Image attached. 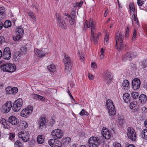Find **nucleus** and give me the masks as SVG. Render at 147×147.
<instances>
[{
    "mask_svg": "<svg viewBox=\"0 0 147 147\" xmlns=\"http://www.w3.org/2000/svg\"><path fill=\"white\" fill-rule=\"evenodd\" d=\"M106 106L109 116L113 117L116 114V111L112 101L111 99H107L106 102Z\"/></svg>",
    "mask_w": 147,
    "mask_h": 147,
    "instance_id": "obj_1",
    "label": "nucleus"
},
{
    "mask_svg": "<svg viewBox=\"0 0 147 147\" xmlns=\"http://www.w3.org/2000/svg\"><path fill=\"white\" fill-rule=\"evenodd\" d=\"M95 25L94 23L90 20L88 25V22L87 20L85 21L84 28L86 29L90 27L91 28V38L94 40V32L95 31Z\"/></svg>",
    "mask_w": 147,
    "mask_h": 147,
    "instance_id": "obj_2",
    "label": "nucleus"
},
{
    "mask_svg": "<svg viewBox=\"0 0 147 147\" xmlns=\"http://www.w3.org/2000/svg\"><path fill=\"white\" fill-rule=\"evenodd\" d=\"M64 62L65 67V72L67 73L69 72L71 69L72 64L70 58L66 55H64Z\"/></svg>",
    "mask_w": 147,
    "mask_h": 147,
    "instance_id": "obj_3",
    "label": "nucleus"
},
{
    "mask_svg": "<svg viewBox=\"0 0 147 147\" xmlns=\"http://www.w3.org/2000/svg\"><path fill=\"white\" fill-rule=\"evenodd\" d=\"M88 143L89 147H98L100 144V141L98 137L92 136L89 138Z\"/></svg>",
    "mask_w": 147,
    "mask_h": 147,
    "instance_id": "obj_4",
    "label": "nucleus"
},
{
    "mask_svg": "<svg viewBox=\"0 0 147 147\" xmlns=\"http://www.w3.org/2000/svg\"><path fill=\"white\" fill-rule=\"evenodd\" d=\"M128 138L131 141H135L136 139V134L135 130L132 127H128L127 131Z\"/></svg>",
    "mask_w": 147,
    "mask_h": 147,
    "instance_id": "obj_5",
    "label": "nucleus"
},
{
    "mask_svg": "<svg viewBox=\"0 0 147 147\" xmlns=\"http://www.w3.org/2000/svg\"><path fill=\"white\" fill-rule=\"evenodd\" d=\"M23 105V101L22 99L18 98L14 102L12 107V109L14 112H18L21 109Z\"/></svg>",
    "mask_w": 147,
    "mask_h": 147,
    "instance_id": "obj_6",
    "label": "nucleus"
},
{
    "mask_svg": "<svg viewBox=\"0 0 147 147\" xmlns=\"http://www.w3.org/2000/svg\"><path fill=\"white\" fill-rule=\"evenodd\" d=\"M33 110V107L29 106L22 110L21 112L20 115L24 117H28L31 114Z\"/></svg>",
    "mask_w": 147,
    "mask_h": 147,
    "instance_id": "obj_7",
    "label": "nucleus"
},
{
    "mask_svg": "<svg viewBox=\"0 0 147 147\" xmlns=\"http://www.w3.org/2000/svg\"><path fill=\"white\" fill-rule=\"evenodd\" d=\"M16 35L13 38L14 40L16 41L22 38L24 34V31L22 27L20 26L16 28Z\"/></svg>",
    "mask_w": 147,
    "mask_h": 147,
    "instance_id": "obj_8",
    "label": "nucleus"
},
{
    "mask_svg": "<svg viewBox=\"0 0 147 147\" xmlns=\"http://www.w3.org/2000/svg\"><path fill=\"white\" fill-rule=\"evenodd\" d=\"M51 134L54 139H59L61 138L63 136V132L60 129H57L53 130Z\"/></svg>",
    "mask_w": 147,
    "mask_h": 147,
    "instance_id": "obj_9",
    "label": "nucleus"
},
{
    "mask_svg": "<svg viewBox=\"0 0 147 147\" xmlns=\"http://www.w3.org/2000/svg\"><path fill=\"white\" fill-rule=\"evenodd\" d=\"M137 56L136 53L132 52H127L122 57L123 60L125 61L127 60L131 61Z\"/></svg>",
    "mask_w": 147,
    "mask_h": 147,
    "instance_id": "obj_10",
    "label": "nucleus"
},
{
    "mask_svg": "<svg viewBox=\"0 0 147 147\" xmlns=\"http://www.w3.org/2000/svg\"><path fill=\"white\" fill-rule=\"evenodd\" d=\"M18 136L19 138H22L24 142H27L29 140V134L26 131H21L18 133Z\"/></svg>",
    "mask_w": 147,
    "mask_h": 147,
    "instance_id": "obj_11",
    "label": "nucleus"
},
{
    "mask_svg": "<svg viewBox=\"0 0 147 147\" xmlns=\"http://www.w3.org/2000/svg\"><path fill=\"white\" fill-rule=\"evenodd\" d=\"M112 74L109 72L105 73L103 74L104 80L107 84H109L113 81V76Z\"/></svg>",
    "mask_w": 147,
    "mask_h": 147,
    "instance_id": "obj_12",
    "label": "nucleus"
},
{
    "mask_svg": "<svg viewBox=\"0 0 147 147\" xmlns=\"http://www.w3.org/2000/svg\"><path fill=\"white\" fill-rule=\"evenodd\" d=\"M49 144L52 147H61L62 143L58 140L55 139H51L48 141Z\"/></svg>",
    "mask_w": 147,
    "mask_h": 147,
    "instance_id": "obj_13",
    "label": "nucleus"
},
{
    "mask_svg": "<svg viewBox=\"0 0 147 147\" xmlns=\"http://www.w3.org/2000/svg\"><path fill=\"white\" fill-rule=\"evenodd\" d=\"M12 102L10 101H8L2 106L3 112L7 113L11 110L12 107Z\"/></svg>",
    "mask_w": 147,
    "mask_h": 147,
    "instance_id": "obj_14",
    "label": "nucleus"
},
{
    "mask_svg": "<svg viewBox=\"0 0 147 147\" xmlns=\"http://www.w3.org/2000/svg\"><path fill=\"white\" fill-rule=\"evenodd\" d=\"M11 56V54L10 48L9 47H6L4 49L3 57L6 59H9Z\"/></svg>",
    "mask_w": 147,
    "mask_h": 147,
    "instance_id": "obj_15",
    "label": "nucleus"
},
{
    "mask_svg": "<svg viewBox=\"0 0 147 147\" xmlns=\"http://www.w3.org/2000/svg\"><path fill=\"white\" fill-rule=\"evenodd\" d=\"M140 80L138 78H134L132 82V88L134 90L138 89L140 86Z\"/></svg>",
    "mask_w": 147,
    "mask_h": 147,
    "instance_id": "obj_16",
    "label": "nucleus"
},
{
    "mask_svg": "<svg viewBox=\"0 0 147 147\" xmlns=\"http://www.w3.org/2000/svg\"><path fill=\"white\" fill-rule=\"evenodd\" d=\"M6 93L9 94H16L18 92V89L16 87L11 88V87H8L5 89Z\"/></svg>",
    "mask_w": 147,
    "mask_h": 147,
    "instance_id": "obj_17",
    "label": "nucleus"
},
{
    "mask_svg": "<svg viewBox=\"0 0 147 147\" xmlns=\"http://www.w3.org/2000/svg\"><path fill=\"white\" fill-rule=\"evenodd\" d=\"M101 134L103 137L107 140L109 139L111 136L110 132L107 128L104 129L103 128L102 130Z\"/></svg>",
    "mask_w": 147,
    "mask_h": 147,
    "instance_id": "obj_18",
    "label": "nucleus"
},
{
    "mask_svg": "<svg viewBox=\"0 0 147 147\" xmlns=\"http://www.w3.org/2000/svg\"><path fill=\"white\" fill-rule=\"evenodd\" d=\"M8 121L12 125H17L19 122L18 119L15 116L13 115L9 117Z\"/></svg>",
    "mask_w": 147,
    "mask_h": 147,
    "instance_id": "obj_19",
    "label": "nucleus"
},
{
    "mask_svg": "<svg viewBox=\"0 0 147 147\" xmlns=\"http://www.w3.org/2000/svg\"><path fill=\"white\" fill-rule=\"evenodd\" d=\"M35 51L37 53L38 57L40 58H42L48 54L47 53L44 51L42 49H35Z\"/></svg>",
    "mask_w": 147,
    "mask_h": 147,
    "instance_id": "obj_20",
    "label": "nucleus"
},
{
    "mask_svg": "<svg viewBox=\"0 0 147 147\" xmlns=\"http://www.w3.org/2000/svg\"><path fill=\"white\" fill-rule=\"evenodd\" d=\"M39 127L42 129L45 127L46 119L44 117H40L38 121Z\"/></svg>",
    "mask_w": 147,
    "mask_h": 147,
    "instance_id": "obj_21",
    "label": "nucleus"
},
{
    "mask_svg": "<svg viewBox=\"0 0 147 147\" xmlns=\"http://www.w3.org/2000/svg\"><path fill=\"white\" fill-rule=\"evenodd\" d=\"M57 22L59 23V25L63 29H65L67 27L66 24L63 19L60 18L58 17L57 19Z\"/></svg>",
    "mask_w": 147,
    "mask_h": 147,
    "instance_id": "obj_22",
    "label": "nucleus"
},
{
    "mask_svg": "<svg viewBox=\"0 0 147 147\" xmlns=\"http://www.w3.org/2000/svg\"><path fill=\"white\" fill-rule=\"evenodd\" d=\"M123 36L121 33L118 34L115 38L116 45L118 44L119 41L120 42H123Z\"/></svg>",
    "mask_w": 147,
    "mask_h": 147,
    "instance_id": "obj_23",
    "label": "nucleus"
},
{
    "mask_svg": "<svg viewBox=\"0 0 147 147\" xmlns=\"http://www.w3.org/2000/svg\"><path fill=\"white\" fill-rule=\"evenodd\" d=\"M20 51H17L15 52L13 55V58L16 61H18L20 59V57L22 56Z\"/></svg>",
    "mask_w": 147,
    "mask_h": 147,
    "instance_id": "obj_24",
    "label": "nucleus"
},
{
    "mask_svg": "<svg viewBox=\"0 0 147 147\" xmlns=\"http://www.w3.org/2000/svg\"><path fill=\"white\" fill-rule=\"evenodd\" d=\"M147 97L144 94H141L139 97V100L142 104H144L147 101Z\"/></svg>",
    "mask_w": 147,
    "mask_h": 147,
    "instance_id": "obj_25",
    "label": "nucleus"
},
{
    "mask_svg": "<svg viewBox=\"0 0 147 147\" xmlns=\"http://www.w3.org/2000/svg\"><path fill=\"white\" fill-rule=\"evenodd\" d=\"M123 97L125 102L127 103L129 102L130 97L129 94L127 93L124 94L123 95Z\"/></svg>",
    "mask_w": 147,
    "mask_h": 147,
    "instance_id": "obj_26",
    "label": "nucleus"
},
{
    "mask_svg": "<svg viewBox=\"0 0 147 147\" xmlns=\"http://www.w3.org/2000/svg\"><path fill=\"white\" fill-rule=\"evenodd\" d=\"M96 32V30L95 29V31L94 32V40L92 39V38H91V35H90V40L91 42H94V45H96V44L97 42L98 41V36L101 34V33L100 32H98L97 34V36H94V34Z\"/></svg>",
    "mask_w": 147,
    "mask_h": 147,
    "instance_id": "obj_27",
    "label": "nucleus"
},
{
    "mask_svg": "<svg viewBox=\"0 0 147 147\" xmlns=\"http://www.w3.org/2000/svg\"><path fill=\"white\" fill-rule=\"evenodd\" d=\"M126 46V45H123V42H119V46L117 45V46L116 45V49L118 50L119 51H122L124 48Z\"/></svg>",
    "mask_w": 147,
    "mask_h": 147,
    "instance_id": "obj_28",
    "label": "nucleus"
},
{
    "mask_svg": "<svg viewBox=\"0 0 147 147\" xmlns=\"http://www.w3.org/2000/svg\"><path fill=\"white\" fill-rule=\"evenodd\" d=\"M9 67L8 63L1 65V66L2 70H3L4 71L8 72H9Z\"/></svg>",
    "mask_w": 147,
    "mask_h": 147,
    "instance_id": "obj_29",
    "label": "nucleus"
},
{
    "mask_svg": "<svg viewBox=\"0 0 147 147\" xmlns=\"http://www.w3.org/2000/svg\"><path fill=\"white\" fill-rule=\"evenodd\" d=\"M48 69L51 72H54L56 71V67L54 64H51L47 66Z\"/></svg>",
    "mask_w": 147,
    "mask_h": 147,
    "instance_id": "obj_30",
    "label": "nucleus"
},
{
    "mask_svg": "<svg viewBox=\"0 0 147 147\" xmlns=\"http://www.w3.org/2000/svg\"><path fill=\"white\" fill-rule=\"evenodd\" d=\"M9 67V72H13L16 69V66L13 64L10 63H8Z\"/></svg>",
    "mask_w": 147,
    "mask_h": 147,
    "instance_id": "obj_31",
    "label": "nucleus"
},
{
    "mask_svg": "<svg viewBox=\"0 0 147 147\" xmlns=\"http://www.w3.org/2000/svg\"><path fill=\"white\" fill-rule=\"evenodd\" d=\"M37 141L38 143L39 144L43 143L44 141V138L42 135H39L37 137Z\"/></svg>",
    "mask_w": 147,
    "mask_h": 147,
    "instance_id": "obj_32",
    "label": "nucleus"
},
{
    "mask_svg": "<svg viewBox=\"0 0 147 147\" xmlns=\"http://www.w3.org/2000/svg\"><path fill=\"white\" fill-rule=\"evenodd\" d=\"M129 107L131 109H133L135 108H138L139 106L138 105L137 102L136 101H133L130 103Z\"/></svg>",
    "mask_w": 147,
    "mask_h": 147,
    "instance_id": "obj_33",
    "label": "nucleus"
},
{
    "mask_svg": "<svg viewBox=\"0 0 147 147\" xmlns=\"http://www.w3.org/2000/svg\"><path fill=\"white\" fill-rule=\"evenodd\" d=\"M83 3V1H81L80 2H76L73 4V6L74 7H81Z\"/></svg>",
    "mask_w": 147,
    "mask_h": 147,
    "instance_id": "obj_34",
    "label": "nucleus"
},
{
    "mask_svg": "<svg viewBox=\"0 0 147 147\" xmlns=\"http://www.w3.org/2000/svg\"><path fill=\"white\" fill-rule=\"evenodd\" d=\"M142 68L144 70L147 68V59H144L142 61L141 64Z\"/></svg>",
    "mask_w": 147,
    "mask_h": 147,
    "instance_id": "obj_35",
    "label": "nucleus"
},
{
    "mask_svg": "<svg viewBox=\"0 0 147 147\" xmlns=\"http://www.w3.org/2000/svg\"><path fill=\"white\" fill-rule=\"evenodd\" d=\"M75 16L76 13H74V15L70 18L69 23L71 25H73L75 22Z\"/></svg>",
    "mask_w": 147,
    "mask_h": 147,
    "instance_id": "obj_36",
    "label": "nucleus"
},
{
    "mask_svg": "<svg viewBox=\"0 0 147 147\" xmlns=\"http://www.w3.org/2000/svg\"><path fill=\"white\" fill-rule=\"evenodd\" d=\"M11 22L9 20H6L4 23L3 26L4 27L7 28L11 26Z\"/></svg>",
    "mask_w": 147,
    "mask_h": 147,
    "instance_id": "obj_37",
    "label": "nucleus"
},
{
    "mask_svg": "<svg viewBox=\"0 0 147 147\" xmlns=\"http://www.w3.org/2000/svg\"><path fill=\"white\" fill-rule=\"evenodd\" d=\"M20 54L22 55H25L27 51V49L25 46L22 47L20 49Z\"/></svg>",
    "mask_w": 147,
    "mask_h": 147,
    "instance_id": "obj_38",
    "label": "nucleus"
},
{
    "mask_svg": "<svg viewBox=\"0 0 147 147\" xmlns=\"http://www.w3.org/2000/svg\"><path fill=\"white\" fill-rule=\"evenodd\" d=\"M15 147H23V144L20 140H17L14 143Z\"/></svg>",
    "mask_w": 147,
    "mask_h": 147,
    "instance_id": "obj_39",
    "label": "nucleus"
},
{
    "mask_svg": "<svg viewBox=\"0 0 147 147\" xmlns=\"http://www.w3.org/2000/svg\"><path fill=\"white\" fill-rule=\"evenodd\" d=\"M34 97L36 98H38L39 100L42 101H44L45 100V98L38 94H34Z\"/></svg>",
    "mask_w": 147,
    "mask_h": 147,
    "instance_id": "obj_40",
    "label": "nucleus"
},
{
    "mask_svg": "<svg viewBox=\"0 0 147 147\" xmlns=\"http://www.w3.org/2000/svg\"><path fill=\"white\" fill-rule=\"evenodd\" d=\"M122 85L123 87H128L129 85V82L127 80H124L122 82Z\"/></svg>",
    "mask_w": 147,
    "mask_h": 147,
    "instance_id": "obj_41",
    "label": "nucleus"
},
{
    "mask_svg": "<svg viewBox=\"0 0 147 147\" xmlns=\"http://www.w3.org/2000/svg\"><path fill=\"white\" fill-rule=\"evenodd\" d=\"M132 17L134 18V21H133L132 23L133 24L134 23V22H135V24H136V26L138 25V26L139 23L138 22V18L137 17H136L135 14H134L132 15ZM132 21H133V20H132Z\"/></svg>",
    "mask_w": 147,
    "mask_h": 147,
    "instance_id": "obj_42",
    "label": "nucleus"
},
{
    "mask_svg": "<svg viewBox=\"0 0 147 147\" xmlns=\"http://www.w3.org/2000/svg\"><path fill=\"white\" fill-rule=\"evenodd\" d=\"M118 123L120 125H122L124 122V120L123 117L120 116L118 118Z\"/></svg>",
    "mask_w": 147,
    "mask_h": 147,
    "instance_id": "obj_43",
    "label": "nucleus"
},
{
    "mask_svg": "<svg viewBox=\"0 0 147 147\" xmlns=\"http://www.w3.org/2000/svg\"><path fill=\"white\" fill-rule=\"evenodd\" d=\"M71 140L70 138L69 137H66L63 140V144H68L70 142Z\"/></svg>",
    "mask_w": 147,
    "mask_h": 147,
    "instance_id": "obj_44",
    "label": "nucleus"
},
{
    "mask_svg": "<svg viewBox=\"0 0 147 147\" xmlns=\"http://www.w3.org/2000/svg\"><path fill=\"white\" fill-rule=\"evenodd\" d=\"M142 135L143 137L145 139H147V129L144 130L142 132Z\"/></svg>",
    "mask_w": 147,
    "mask_h": 147,
    "instance_id": "obj_45",
    "label": "nucleus"
},
{
    "mask_svg": "<svg viewBox=\"0 0 147 147\" xmlns=\"http://www.w3.org/2000/svg\"><path fill=\"white\" fill-rule=\"evenodd\" d=\"M5 9L4 7H0V15L3 16L5 14Z\"/></svg>",
    "mask_w": 147,
    "mask_h": 147,
    "instance_id": "obj_46",
    "label": "nucleus"
},
{
    "mask_svg": "<svg viewBox=\"0 0 147 147\" xmlns=\"http://www.w3.org/2000/svg\"><path fill=\"white\" fill-rule=\"evenodd\" d=\"M131 95L132 98L134 99H136L138 97L139 94L138 92H132Z\"/></svg>",
    "mask_w": 147,
    "mask_h": 147,
    "instance_id": "obj_47",
    "label": "nucleus"
},
{
    "mask_svg": "<svg viewBox=\"0 0 147 147\" xmlns=\"http://www.w3.org/2000/svg\"><path fill=\"white\" fill-rule=\"evenodd\" d=\"M109 35L107 34L104 39V44L105 45H107L108 43Z\"/></svg>",
    "mask_w": 147,
    "mask_h": 147,
    "instance_id": "obj_48",
    "label": "nucleus"
},
{
    "mask_svg": "<svg viewBox=\"0 0 147 147\" xmlns=\"http://www.w3.org/2000/svg\"><path fill=\"white\" fill-rule=\"evenodd\" d=\"M28 15L30 18H31L33 20L36 21V18L35 17L33 13L32 12H30L28 13Z\"/></svg>",
    "mask_w": 147,
    "mask_h": 147,
    "instance_id": "obj_49",
    "label": "nucleus"
},
{
    "mask_svg": "<svg viewBox=\"0 0 147 147\" xmlns=\"http://www.w3.org/2000/svg\"><path fill=\"white\" fill-rule=\"evenodd\" d=\"M79 114L81 116L83 115H88V113L84 109H82L80 113Z\"/></svg>",
    "mask_w": 147,
    "mask_h": 147,
    "instance_id": "obj_50",
    "label": "nucleus"
},
{
    "mask_svg": "<svg viewBox=\"0 0 147 147\" xmlns=\"http://www.w3.org/2000/svg\"><path fill=\"white\" fill-rule=\"evenodd\" d=\"M129 6L130 10L133 12H135V9L133 6V3H130Z\"/></svg>",
    "mask_w": 147,
    "mask_h": 147,
    "instance_id": "obj_51",
    "label": "nucleus"
},
{
    "mask_svg": "<svg viewBox=\"0 0 147 147\" xmlns=\"http://www.w3.org/2000/svg\"><path fill=\"white\" fill-rule=\"evenodd\" d=\"M0 123L2 124L5 127V126L7 124L6 120L4 119H0Z\"/></svg>",
    "mask_w": 147,
    "mask_h": 147,
    "instance_id": "obj_52",
    "label": "nucleus"
},
{
    "mask_svg": "<svg viewBox=\"0 0 147 147\" xmlns=\"http://www.w3.org/2000/svg\"><path fill=\"white\" fill-rule=\"evenodd\" d=\"M101 55H100V58L101 59H102L104 58L103 54L104 53V50L103 48H101L100 50Z\"/></svg>",
    "mask_w": 147,
    "mask_h": 147,
    "instance_id": "obj_53",
    "label": "nucleus"
},
{
    "mask_svg": "<svg viewBox=\"0 0 147 147\" xmlns=\"http://www.w3.org/2000/svg\"><path fill=\"white\" fill-rule=\"evenodd\" d=\"M125 147H136L133 144H129L128 143L126 142L125 144Z\"/></svg>",
    "mask_w": 147,
    "mask_h": 147,
    "instance_id": "obj_54",
    "label": "nucleus"
},
{
    "mask_svg": "<svg viewBox=\"0 0 147 147\" xmlns=\"http://www.w3.org/2000/svg\"><path fill=\"white\" fill-rule=\"evenodd\" d=\"M137 33V32L136 30H134L133 34V36L132 38V40H136V35Z\"/></svg>",
    "mask_w": 147,
    "mask_h": 147,
    "instance_id": "obj_55",
    "label": "nucleus"
},
{
    "mask_svg": "<svg viewBox=\"0 0 147 147\" xmlns=\"http://www.w3.org/2000/svg\"><path fill=\"white\" fill-rule=\"evenodd\" d=\"M15 137V135L14 134L11 133L9 136V139L10 140H12Z\"/></svg>",
    "mask_w": 147,
    "mask_h": 147,
    "instance_id": "obj_56",
    "label": "nucleus"
},
{
    "mask_svg": "<svg viewBox=\"0 0 147 147\" xmlns=\"http://www.w3.org/2000/svg\"><path fill=\"white\" fill-rule=\"evenodd\" d=\"M63 17L65 19H68L70 18V15L69 14L65 13Z\"/></svg>",
    "mask_w": 147,
    "mask_h": 147,
    "instance_id": "obj_57",
    "label": "nucleus"
},
{
    "mask_svg": "<svg viewBox=\"0 0 147 147\" xmlns=\"http://www.w3.org/2000/svg\"><path fill=\"white\" fill-rule=\"evenodd\" d=\"M91 67L93 69H95L97 67L96 64L95 63L92 62L91 64Z\"/></svg>",
    "mask_w": 147,
    "mask_h": 147,
    "instance_id": "obj_58",
    "label": "nucleus"
},
{
    "mask_svg": "<svg viewBox=\"0 0 147 147\" xmlns=\"http://www.w3.org/2000/svg\"><path fill=\"white\" fill-rule=\"evenodd\" d=\"M129 26H128L127 28L125 34V36H127L129 34Z\"/></svg>",
    "mask_w": 147,
    "mask_h": 147,
    "instance_id": "obj_59",
    "label": "nucleus"
},
{
    "mask_svg": "<svg viewBox=\"0 0 147 147\" xmlns=\"http://www.w3.org/2000/svg\"><path fill=\"white\" fill-rule=\"evenodd\" d=\"M142 110L143 112L144 113H146L147 112V109L145 107H143L142 108Z\"/></svg>",
    "mask_w": 147,
    "mask_h": 147,
    "instance_id": "obj_60",
    "label": "nucleus"
},
{
    "mask_svg": "<svg viewBox=\"0 0 147 147\" xmlns=\"http://www.w3.org/2000/svg\"><path fill=\"white\" fill-rule=\"evenodd\" d=\"M88 78L89 79L93 80L94 78V77L93 75L89 74H88Z\"/></svg>",
    "mask_w": 147,
    "mask_h": 147,
    "instance_id": "obj_61",
    "label": "nucleus"
},
{
    "mask_svg": "<svg viewBox=\"0 0 147 147\" xmlns=\"http://www.w3.org/2000/svg\"><path fill=\"white\" fill-rule=\"evenodd\" d=\"M3 37V36L0 37V44H1L4 41Z\"/></svg>",
    "mask_w": 147,
    "mask_h": 147,
    "instance_id": "obj_62",
    "label": "nucleus"
},
{
    "mask_svg": "<svg viewBox=\"0 0 147 147\" xmlns=\"http://www.w3.org/2000/svg\"><path fill=\"white\" fill-rule=\"evenodd\" d=\"M130 65L131 67L135 69L136 68V66L135 64H134L133 63H131Z\"/></svg>",
    "mask_w": 147,
    "mask_h": 147,
    "instance_id": "obj_63",
    "label": "nucleus"
},
{
    "mask_svg": "<svg viewBox=\"0 0 147 147\" xmlns=\"http://www.w3.org/2000/svg\"><path fill=\"white\" fill-rule=\"evenodd\" d=\"M55 121L54 119H51L50 121V124L53 125L55 123Z\"/></svg>",
    "mask_w": 147,
    "mask_h": 147,
    "instance_id": "obj_64",
    "label": "nucleus"
}]
</instances>
